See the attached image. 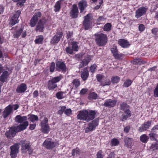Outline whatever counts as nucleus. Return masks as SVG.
<instances>
[{
    "instance_id": "62",
    "label": "nucleus",
    "mask_w": 158,
    "mask_h": 158,
    "mask_svg": "<svg viewBox=\"0 0 158 158\" xmlns=\"http://www.w3.org/2000/svg\"><path fill=\"white\" fill-rule=\"evenodd\" d=\"M36 126L35 124H31L30 125L29 128L31 130H33L35 129Z\"/></svg>"
},
{
    "instance_id": "57",
    "label": "nucleus",
    "mask_w": 158,
    "mask_h": 158,
    "mask_svg": "<svg viewBox=\"0 0 158 158\" xmlns=\"http://www.w3.org/2000/svg\"><path fill=\"white\" fill-rule=\"evenodd\" d=\"M96 65H93L91 66L90 67V71L91 72L93 73L94 72L96 69Z\"/></svg>"
},
{
    "instance_id": "27",
    "label": "nucleus",
    "mask_w": 158,
    "mask_h": 158,
    "mask_svg": "<svg viewBox=\"0 0 158 158\" xmlns=\"http://www.w3.org/2000/svg\"><path fill=\"white\" fill-rule=\"evenodd\" d=\"M90 60L91 59L89 56H88L82 60L79 65V68H81L83 67L84 66H86L88 64L90 61Z\"/></svg>"
},
{
    "instance_id": "6",
    "label": "nucleus",
    "mask_w": 158,
    "mask_h": 158,
    "mask_svg": "<svg viewBox=\"0 0 158 158\" xmlns=\"http://www.w3.org/2000/svg\"><path fill=\"white\" fill-rule=\"evenodd\" d=\"M20 144L18 143L15 144L10 148V156L11 158H15L19 152Z\"/></svg>"
},
{
    "instance_id": "55",
    "label": "nucleus",
    "mask_w": 158,
    "mask_h": 158,
    "mask_svg": "<svg viewBox=\"0 0 158 158\" xmlns=\"http://www.w3.org/2000/svg\"><path fill=\"white\" fill-rule=\"evenodd\" d=\"M145 29L144 25L143 24H140L139 26V30L141 31H143Z\"/></svg>"
},
{
    "instance_id": "14",
    "label": "nucleus",
    "mask_w": 158,
    "mask_h": 158,
    "mask_svg": "<svg viewBox=\"0 0 158 158\" xmlns=\"http://www.w3.org/2000/svg\"><path fill=\"white\" fill-rule=\"evenodd\" d=\"M111 51L115 59H119L123 56V54H119L116 46H114L111 48Z\"/></svg>"
},
{
    "instance_id": "9",
    "label": "nucleus",
    "mask_w": 158,
    "mask_h": 158,
    "mask_svg": "<svg viewBox=\"0 0 158 158\" xmlns=\"http://www.w3.org/2000/svg\"><path fill=\"white\" fill-rule=\"evenodd\" d=\"M88 125V127H87L85 130L86 133H88L94 130L96 127L98 125V121L96 119L94 120L89 123Z\"/></svg>"
},
{
    "instance_id": "16",
    "label": "nucleus",
    "mask_w": 158,
    "mask_h": 158,
    "mask_svg": "<svg viewBox=\"0 0 158 158\" xmlns=\"http://www.w3.org/2000/svg\"><path fill=\"white\" fill-rule=\"evenodd\" d=\"M62 33L60 32L56 33L51 40L50 42L51 44H55L58 43L60 40V38L62 37Z\"/></svg>"
},
{
    "instance_id": "7",
    "label": "nucleus",
    "mask_w": 158,
    "mask_h": 158,
    "mask_svg": "<svg viewBox=\"0 0 158 158\" xmlns=\"http://www.w3.org/2000/svg\"><path fill=\"white\" fill-rule=\"evenodd\" d=\"M48 119L46 118H44L41 123V131L45 134H48L50 130V127L48 124Z\"/></svg>"
},
{
    "instance_id": "46",
    "label": "nucleus",
    "mask_w": 158,
    "mask_h": 158,
    "mask_svg": "<svg viewBox=\"0 0 158 158\" xmlns=\"http://www.w3.org/2000/svg\"><path fill=\"white\" fill-rule=\"evenodd\" d=\"M61 77L60 76L57 77H54L51 80L55 84L59 82L61 79Z\"/></svg>"
},
{
    "instance_id": "34",
    "label": "nucleus",
    "mask_w": 158,
    "mask_h": 158,
    "mask_svg": "<svg viewBox=\"0 0 158 158\" xmlns=\"http://www.w3.org/2000/svg\"><path fill=\"white\" fill-rule=\"evenodd\" d=\"M132 82V81L131 80L127 79L124 82L123 86L124 87H128L131 85Z\"/></svg>"
},
{
    "instance_id": "33",
    "label": "nucleus",
    "mask_w": 158,
    "mask_h": 158,
    "mask_svg": "<svg viewBox=\"0 0 158 158\" xmlns=\"http://www.w3.org/2000/svg\"><path fill=\"white\" fill-rule=\"evenodd\" d=\"M43 36L40 35L36 37V39L35 40V43L36 44H40L42 43L43 40Z\"/></svg>"
},
{
    "instance_id": "21",
    "label": "nucleus",
    "mask_w": 158,
    "mask_h": 158,
    "mask_svg": "<svg viewBox=\"0 0 158 158\" xmlns=\"http://www.w3.org/2000/svg\"><path fill=\"white\" fill-rule=\"evenodd\" d=\"M56 69L58 71L62 70L65 71L66 69V67L64 63L58 61L56 64Z\"/></svg>"
},
{
    "instance_id": "42",
    "label": "nucleus",
    "mask_w": 158,
    "mask_h": 158,
    "mask_svg": "<svg viewBox=\"0 0 158 158\" xmlns=\"http://www.w3.org/2000/svg\"><path fill=\"white\" fill-rule=\"evenodd\" d=\"M73 85L76 88H77L80 85V81L77 79H74L72 81Z\"/></svg>"
},
{
    "instance_id": "15",
    "label": "nucleus",
    "mask_w": 158,
    "mask_h": 158,
    "mask_svg": "<svg viewBox=\"0 0 158 158\" xmlns=\"http://www.w3.org/2000/svg\"><path fill=\"white\" fill-rule=\"evenodd\" d=\"M146 10L147 8L144 7L139 8L136 11L135 17L137 19L139 18L145 13Z\"/></svg>"
},
{
    "instance_id": "19",
    "label": "nucleus",
    "mask_w": 158,
    "mask_h": 158,
    "mask_svg": "<svg viewBox=\"0 0 158 158\" xmlns=\"http://www.w3.org/2000/svg\"><path fill=\"white\" fill-rule=\"evenodd\" d=\"M64 5H65V3L64 0H61L57 2L54 6L55 11H59L60 10V7Z\"/></svg>"
},
{
    "instance_id": "48",
    "label": "nucleus",
    "mask_w": 158,
    "mask_h": 158,
    "mask_svg": "<svg viewBox=\"0 0 158 158\" xmlns=\"http://www.w3.org/2000/svg\"><path fill=\"white\" fill-rule=\"evenodd\" d=\"M110 84V80H106L105 82H102L101 84V85L102 86L105 85H109Z\"/></svg>"
},
{
    "instance_id": "52",
    "label": "nucleus",
    "mask_w": 158,
    "mask_h": 158,
    "mask_svg": "<svg viewBox=\"0 0 158 158\" xmlns=\"http://www.w3.org/2000/svg\"><path fill=\"white\" fill-rule=\"evenodd\" d=\"M154 97H158V84L154 90Z\"/></svg>"
},
{
    "instance_id": "25",
    "label": "nucleus",
    "mask_w": 158,
    "mask_h": 158,
    "mask_svg": "<svg viewBox=\"0 0 158 158\" xmlns=\"http://www.w3.org/2000/svg\"><path fill=\"white\" fill-rule=\"evenodd\" d=\"M27 89V86L26 84L22 83L18 86L16 89V91L18 93L24 92Z\"/></svg>"
},
{
    "instance_id": "4",
    "label": "nucleus",
    "mask_w": 158,
    "mask_h": 158,
    "mask_svg": "<svg viewBox=\"0 0 158 158\" xmlns=\"http://www.w3.org/2000/svg\"><path fill=\"white\" fill-rule=\"evenodd\" d=\"M92 17L90 14H88L84 17L83 24L85 29L86 30H88L92 27Z\"/></svg>"
},
{
    "instance_id": "23",
    "label": "nucleus",
    "mask_w": 158,
    "mask_h": 158,
    "mask_svg": "<svg viewBox=\"0 0 158 158\" xmlns=\"http://www.w3.org/2000/svg\"><path fill=\"white\" fill-rule=\"evenodd\" d=\"M11 108L10 106V105H9L6 107L2 114V116L4 118H6L12 112Z\"/></svg>"
},
{
    "instance_id": "2",
    "label": "nucleus",
    "mask_w": 158,
    "mask_h": 158,
    "mask_svg": "<svg viewBox=\"0 0 158 158\" xmlns=\"http://www.w3.org/2000/svg\"><path fill=\"white\" fill-rule=\"evenodd\" d=\"M95 114V113L94 111L84 110L79 112L77 117L78 119L88 122L94 118Z\"/></svg>"
},
{
    "instance_id": "1",
    "label": "nucleus",
    "mask_w": 158,
    "mask_h": 158,
    "mask_svg": "<svg viewBox=\"0 0 158 158\" xmlns=\"http://www.w3.org/2000/svg\"><path fill=\"white\" fill-rule=\"evenodd\" d=\"M27 119L26 116L17 115L15 118V121L22 124L17 127H11L9 131L6 132V136L7 137H13L15 136L17 132L20 131L25 129L28 125V123L27 121Z\"/></svg>"
},
{
    "instance_id": "59",
    "label": "nucleus",
    "mask_w": 158,
    "mask_h": 158,
    "mask_svg": "<svg viewBox=\"0 0 158 158\" xmlns=\"http://www.w3.org/2000/svg\"><path fill=\"white\" fill-rule=\"evenodd\" d=\"M102 78V75L100 74H98L97 75V78L98 81H101Z\"/></svg>"
},
{
    "instance_id": "31",
    "label": "nucleus",
    "mask_w": 158,
    "mask_h": 158,
    "mask_svg": "<svg viewBox=\"0 0 158 158\" xmlns=\"http://www.w3.org/2000/svg\"><path fill=\"white\" fill-rule=\"evenodd\" d=\"M150 149L152 151H155L158 149V140L155 143L152 144L150 147Z\"/></svg>"
},
{
    "instance_id": "30",
    "label": "nucleus",
    "mask_w": 158,
    "mask_h": 158,
    "mask_svg": "<svg viewBox=\"0 0 158 158\" xmlns=\"http://www.w3.org/2000/svg\"><path fill=\"white\" fill-rule=\"evenodd\" d=\"M57 86L56 84H55L52 81L50 80L48 81V89L50 90L55 88Z\"/></svg>"
},
{
    "instance_id": "51",
    "label": "nucleus",
    "mask_w": 158,
    "mask_h": 158,
    "mask_svg": "<svg viewBox=\"0 0 158 158\" xmlns=\"http://www.w3.org/2000/svg\"><path fill=\"white\" fill-rule=\"evenodd\" d=\"M64 113L66 115L69 116L72 114V110L70 109H66Z\"/></svg>"
},
{
    "instance_id": "45",
    "label": "nucleus",
    "mask_w": 158,
    "mask_h": 158,
    "mask_svg": "<svg viewBox=\"0 0 158 158\" xmlns=\"http://www.w3.org/2000/svg\"><path fill=\"white\" fill-rule=\"evenodd\" d=\"M80 153V150L79 149L77 148L73 150L72 155L74 156L75 155L79 154Z\"/></svg>"
},
{
    "instance_id": "39",
    "label": "nucleus",
    "mask_w": 158,
    "mask_h": 158,
    "mask_svg": "<svg viewBox=\"0 0 158 158\" xmlns=\"http://www.w3.org/2000/svg\"><path fill=\"white\" fill-rule=\"evenodd\" d=\"M28 119L29 120L32 122H34L35 121H37L38 120V117L37 116L33 114L30 115L29 116Z\"/></svg>"
},
{
    "instance_id": "18",
    "label": "nucleus",
    "mask_w": 158,
    "mask_h": 158,
    "mask_svg": "<svg viewBox=\"0 0 158 158\" xmlns=\"http://www.w3.org/2000/svg\"><path fill=\"white\" fill-rule=\"evenodd\" d=\"M116 103V101L114 100L108 99L105 100L104 105L109 107H113L115 105Z\"/></svg>"
},
{
    "instance_id": "50",
    "label": "nucleus",
    "mask_w": 158,
    "mask_h": 158,
    "mask_svg": "<svg viewBox=\"0 0 158 158\" xmlns=\"http://www.w3.org/2000/svg\"><path fill=\"white\" fill-rule=\"evenodd\" d=\"M73 50L70 47H68L66 48V51L68 53L70 54H72L73 53Z\"/></svg>"
},
{
    "instance_id": "11",
    "label": "nucleus",
    "mask_w": 158,
    "mask_h": 158,
    "mask_svg": "<svg viewBox=\"0 0 158 158\" xmlns=\"http://www.w3.org/2000/svg\"><path fill=\"white\" fill-rule=\"evenodd\" d=\"M20 11L18 10L16 13L12 17L10 22V24L12 26L18 23L19 21L18 18L20 14Z\"/></svg>"
},
{
    "instance_id": "60",
    "label": "nucleus",
    "mask_w": 158,
    "mask_h": 158,
    "mask_svg": "<svg viewBox=\"0 0 158 158\" xmlns=\"http://www.w3.org/2000/svg\"><path fill=\"white\" fill-rule=\"evenodd\" d=\"M26 0H19V2L18 3V5L19 6H22L23 3H24Z\"/></svg>"
},
{
    "instance_id": "3",
    "label": "nucleus",
    "mask_w": 158,
    "mask_h": 158,
    "mask_svg": "<svg viewBox=\"0 0 158 158\" xmlns=\"http://www.w3.org/2000/svg\"><path fill=\"white\" fill-rule=\"evenodd\" d=\"M95 41L99 46H103L106 45L107 42V36L104 34L99 33L95 35Z\"/></svg>"
},
{
    "instance_id": "5",
    "label": "nucleus",
    "mask_w": 158,
    "mask_h": 158,
    "mask_svg": "<svg viewBox=\"0 0 158 158\" xmlns=\"http://www.w3.org/2000/svg\"><path fill=\"white\" fill-rule=\"evenodd\" d=\"M59 145L58 142H53L49 139H46L43 143V145L48 149H51L54 147H57Z\"/></svg>"
},
{
    "instance_id": "22",
    "label": "nucleus",
    "mask_w": 158,
    "mask_h": 158,
    "mask_svg": "<svg viewBox=\"0 0 158 158\" xmlns=\"http://www.w3.org/2000/svg\"><path fill=\"white\" fill-rule=\"evenodd\" d=\"M23 29L22 28H21L19 30L17 31L16 33H14L13 35L14 38H17L19 37L22 33V36L23 37H25L26 35V32L25 31H23Z\"/></svg>"
},
{
    "instance_id": "35",
    "label": "nucleus",
    "mask_w": 158,
    "mask_h": 158,
    "mask_svg": "<svg viewBox=\"0 0 158 158\" xmlns=\"http://www.w3.org/2000/svg\"><path fill=\"white\" fill-rule=\"evenodd\" d=\"M148 136L145 134L142 135L140 137V141L144 143H147L148 140Z\"/></svg>"
},
{
    "instance_id": "61",
    "label": "nucleus",
    "mask_w": 158,
    "mask_h": 158,
    "mask_svg": "<svg viewBox=\"0 0 158 158\" xmlns=\"http://www.w3.org/2000/svg\"><path fill=\"white\" fill-rule=\"evenodd\" d=\"M158 130V125L154 126L152 129V132H155Z\"/></svg>"
},
{
    "instance_id": "56",
    "label": "nucleus",
    "mask_w": 158,
    "mask_h": 158,
    "mask_svg": "<svg viewBox=\"0 0 158 158\" xmlns=\"http://www.w3.org/2000/svg\"><path fill=\"white\" fill-rule=\"evenodd\" d=\"M10 106L11 108L12 111L13 109L14 110H16L19 108V106L17 104H15L13 106L10 105Z\"/></svg>"
},
{
    "instance_id": "29",
    "label": "nucleus",
    "mask_w": 158,
    "mask_h": 158,
    "mask_svg": "<svg viewBox=\"0 0 158 158\" xmlns=\"http://www.w3.org/2000/svg\"><path fill=\"white\" fill-rule=\"evenodd\" d=\"M133 141V140L132 138H126L124 139L125 145L128 147H130Z\"/></svg>"
},
{
    "instance_id": "37",
    "label": "nucleus",
    "mask_w": 158,
    "mask_h": 158,
    "mask_svg": "<svg viewBox=\"0 0 158 158\" xmlns=\"http://www.w3.org/2000/svg\"><path fill=\"white\" fill-rule=\"evenodd\" d=\"M120 78L117 76H114L112 77L111 81L112 83H117L120 81Z\"/></svg>"
},
{
    "instance_id": "47",
    "label": "nucleus",
    "mask_w": 158,
    "mask_h": 158,
    "mask_svg": "<svg viewBox=\"0 0 158 158\" xmlns=\"http://www.w3.org/2000/svg\"><path fill=\"white\" fill-rule=\"evenodd\" d=\"M133 63L134 64H140L142 63L141 60L139 59H135L133 61Z\"/></svg>"
},
{
    "instance_id": "64",
    "label": "nucleus",
    "mask_w": 158,
    "mask_h": 158,
    "mask_svg": "<svg viewBox=\"0 0 158 158\" xmlns=\"http://www.w3.org/2000/svg\"><path fill=\"white\" fill-rule=\"evenodd\" d=\"M104 18L103 17H99L97 19L98 24H99L100 23H99V22H100L101 21H104Z\"/></svg>"
},
{
    "instance_id": "36",
    "label": "nucleus",
    "mask_w": 158,
    "mask_h": 158,
    "mask_svg": "<svg viewBox=\"0 0 158 158\" xmlns=\"http://www.w3.org/2000/svg\"><path fill=\"white\" fill-rule=\"evenodd\" d=\"M56 96L58 99H61L65 97V94L64 92H59L56 94Z\"/></svg>"
},
{
    "instance_id": "54",
    "label": "nucleus",
    "mask_w": 158,
    "mask_h": 158,
    "mask_svg": "<svg viewBox=\"0 0 158 158\" xmlns=\"http://www.w3.org/2000/svg\"><path fill=\"white\" fill-rule=\"evenodd\" d=\"M121 109L123 110H124L127 108V104L126 103L123 102L120 104Z\"/></svg>"
},
{
    "instance_id": "26",
    "label": "nucleus",
    "mask_w": 158,
    "mask_h": 158,
    "mask_svg": "<svg viewBox=\"0 0 158 158\" xmlns=\"http://www.w3.org/2000/svg\"><path fill=\"white\" fill-rule=\"evenodd\" d=\"M89 75V72L87 68H85L84 69L83 71L81 74V77L84 81L86 80Z\"/></svg>"
},
{
    "instance_id": "43",
    "label": "nucleus",
    "mask_w": 158,
    "mask_h": 158,
    "mask_svg": "<svg viewBox=\"0 0 158 158\" xmlns=\"http://www.w3.org/2000/svg\"><path fill=\"white\" fill-rule=\"evenodd\" d=\"M72 49L74 51H77L78 49V47L77 45V42H73L72 43Z\"/></svg>"
},
{
    "instance_id": "58",
    "label": "nucleus",
    "mask_w": 158,
    "mask_h": 158,
    "mask_svg": "<svg viewBox=\"0 0 158 158\" xmlns=\"http://www.w3.org/2000/svg\"><path fill=\"white\" fill-rule=\"evenodd\" d=\"M88 90L87 89H82L80 92V94L81 95H84L85 94Z\"/></svg>"
},
{
    "instance_id": "12",
    "label": "nucleus",
    "mask_w": 158,
    "mask_h": 158,
    "mask_svg": "<svg viewBox=\"0 0 158 158\" xmlns=\"http://www.w3.org/2000/svg\"><path fill=\"white\" fill-rule=\"evenodd\" d=\"M151 124V121H148L145 122L141 127H139L138 131L140 132H142L146 131L149 128Z\"/></svg>"
},
{
    "instance_id": "44",
    "label": "nucleus",
    "mask_w": 158,
    "mask_h": 158,
    "mask_svg": "<svg viewBox=\"0 0 158 158\" xmlns=\"http://www.w3.org/2000/svg\"><path fill=\"white\" fill-rule=\"evenodd\" d=\"M111 143L112 145L114 146H116L118 144L119 142L117 139L114 138L112 139Z\"/></svg>"
},
{
    "instance_id": "17",
    "label": "nucleus",
    "mask_w": 158,
    "mask_h": 158,
    "mask_svg": "<svg viewBox=\"0 0 158 158\" xmlns=\"http://www.w3.org/2000/svg\"><path fill=\"white\" fill-rule=\"evenodd\" d=\"M29 142L28 141H23L22 143V148L21 150L22 152L23 153H25L28 151L29 148Z\"/></svg>"
},
{
    "instance_id": "8",
    "label": "nucleus",
    "mask_w": 158,
    "mask_h": 158,
    "mask_svg": "<svg viewBox=\"0 0 158 158\" xmlns=\"http://www.w3.org/2000/svg\"><path fill=\"white\" fill-rule=\"evenodd\" d=\"M41 13L40 12L35 13L34 14L31 19L29 23L30 26L31 27H34L35 26L38 22L39 18L41 17Z\"/></svg>"
},
{
    "instance_id": "13",
    "label": "nucleus",
    "mask_w": 158,
    "mask_h": 158,
    "mask_svg": "<svg viewBox=\"0 0 158 158\" xmlns=\"http://www.w3.org/2000/svg\"><path fill=\"white\" fill-rule=\"evenodd\" d=\"M78 12V10L77 5H73L70 13L71 16L73 18H77V17Z\"/></svg>"
},
{
    "instance_id": "10",
    "label": "nucleus",
    "mask_w": 158,
    "mask_h": 158,
    "mask_svg": "<svg viewBox=\"0 0 158 158\" xmlns=\"http://www.w3.org/2000/svg\"><path fill=\"white\" fill-rule=\"evenodd\" d=\"M46 20L44 19H40L36 26L35 30L36 31L42 32L46 25Z\"/></svg>"
},
{
    "instance_id": "20",
    "label": "nucleus",
    "mask_w": 158,
    "mask_h": 158,
    "mask_svg": "<svg viewBox=\"0 0 158 158\" xmlns=\"http://www.w3.org/2000/svg\"><path fill=\"white\" fill-rule=\"evenodd\" d=\"M78 7L81 13H82L87 7V4L86 2L84 0L81 1L78 3Z\"/></svg>"
},
{
    "instance_id": "28",
    "label": "nucleus",
    "mask_w": 158,
    "mask_h": 158,
    "mask_svg": "<svg viewBox=\"0 0 158 158\" xmlns=\"http://www.w3.org/2000/svg\"><path fill=\"white\" fill-rule=\"evenodd\" d=\"M9 74L7 71H4L0 77V81L2 83L4 82L7 80Z\"/></svg>"
},
{
    "instance_id": "24",
    "label": "nucleus",
    "mask_w": 158,
    "mask_h": 158,
    "mask_svg": "<svg viewBox=\"0 0 158 158\" xmlns=\"http://www.w3.org/2000/svg\"><path fill=\"white\" fill-rule=\"evenodd\" d=\"M118 43L123 48H127L130 45L129 42L127 40L124 39L119 40L118 41Z\"/></svg>"
},
{
    "instance_id": "32",
    "label": "nucleus",
    "mask_w": 158,
    "mask_h": 158,
    "mask_svg": "<svg viewBox=\"0 0 158 158\" xmlns=\"http://www.w3.org/2000/svg\"><path fill=\"white\" fill-rule=\"evenodd\" d=\"M88 97L89 99H96L97 98L98 95L95 93L92 92L89 94Z\"/></svg>"
},
{
    "instance_id": "41",
    "label": "nucleus",
    "mask_w": 158,
    "mask_h": 158,
    "mask_svg": "<svg viewBox=\"0 0 158 158\" xmlns=\"http://www.w3.org/2000/svg\"><path fill=\"white\" fill-rule=\"evenodd\" d=\"M150 139L152 140H155L157 138V134L151 132L149 134Z\"/></svg>"
},
{
    "instance_id": "40",
    "label": "nucleus",
    "mask_w": 158,
    "mask_h": 158,
    "mask_svg": "<svg viewBox=\"0 0 158 158\" xmlns=\"http://www.w3.org/2000/svg\"><path fill=\"white\" fill-rule=\"evenodd\" d=\"M111 25L109 23H107L103 27V30L105 31H109L111 30Z\"/></svg>"
},
{
    "instance_id": "63",
    "label": "nucleus",
    "mask_w": 158,
    "mask_h": 158,
    "mask_svg": "<svg viewBox=\"0 0 158 158\" xmlns=\"http://www.w3.org/2000/svg\"><path fill=\"white\" fill-rule=\"evenodd\" d=\"M103 2L102 0L99 3V5H97V6H96L95 7V9L96 10L99 9L100 8L101 5L103 3Z\"/></svg>"
},
{
    "instance_id": "53",
    "label": "nucleus",
    "mask_w": 158,
    "mask_h": 158,
    "mask_svg": "<svg viewBox=\"0 0 158 158\" xmlns=\"http://www.w3.org/2000/svg\"><path fill=\"white\" fill-rule=\"evenodd\" d=\"M55 68V64L54 62H52L50 67V72H52L54 70Z\"/></svg>"
},
{
    "instance_id": "49",
    "label": "nucleus",
    "mask_w": 158,
    "mask_h": 158,
    "mask_svg": "<svg viewBox=\"0 0 158 158\" xmlns=\"http://www.w3.org/2000/svg\"><path fill=\"white\" fill-rule=\"evenodd\" d=\"M102 150H99L97 154V158H103V156L102 154Z\"/></svg>"
},
{
    "instance_id": "38",
    "label": "nucleus",
    "mask_w": 158,
    "mask_h": 158,
    "mask_svg": "<svg viewBox=\"0 0 158 158\" xmlns=\"http://www.w3.org/2000/svg\"><path fill=\"white\" fill-rule=\"evenodd\" d=\"M125 113L126 114L125 115L123 116V120H126L128 117L131 116V111L129 110H127L125 111Z\"/></svg>"
}]
</instances>
